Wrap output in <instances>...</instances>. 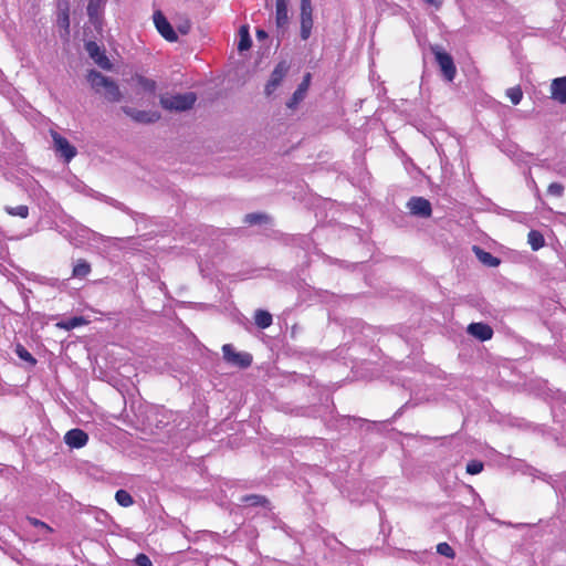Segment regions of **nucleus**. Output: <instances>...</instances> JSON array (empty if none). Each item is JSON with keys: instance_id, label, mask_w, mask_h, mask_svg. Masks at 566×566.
Here are the masks:
<instances>
[{"instance_id": "1", "label": "nucleus", "mask_w": 566, "mask_h": 566, "mask_svg": "<svg viewBox=\"0 0 566 566\" xmlns=\"http://www.w3.org/2000/svg\"><path fill=\"white\" fill-rule=\"evenodd\" d=\"M87 81L92 88L98 94H103L109 102H119L123 97L118 85L101 72L92 70L87 75Z\"/></svg>"}, {"instance_id": "2", "label": "nucleus", "mask_w": 566, "mask_h": 566, "mask_svg": "<svg viewBox=\"0 0 566 566\" xmlns=\"http://www.w3.org/2000/svg\"><path fill=\"white\" fill-rule=\"evenodd\" d=\"M196 101L197 96L192 92L160 96V105L168 111L184 112L190 109Z\"/></svg>"}, {"instance_id": "3", "label": "nucleus", "mask_w": 566, "mask_h": 566, "mask_svg": "<svg viewBox=\"0 0 566 566\" xmlns=\"http://www.w3.org/2000/svg\"><path fill=\"white\" fill-rule=\"evenodd\" d=\"M223 358L230 365L248 368L252 364V356L245 352H235L231 344L222 346Z\"/></svg>"}, {"instance_id": "4", "label": "nucleus", "mask_w": 566, "mask_h": 566, "mask_svg": "<svg viewBox=\"0 0 566 566\" xmlns=\"http://www.w3.org/2000/svg\"><path fill=\"white\" fill-rule=\"evenodd\" d=\"M433 53L443 77L447 81L452 82L457 75V67L454 65L452 56L449 53L441 51L439 49H433Z\"/></svg>"}, {"instance_id": "5", "label": "nucleus", "mask_w": 566, "mask_h": 566, "mask_svg": "<svg viewBox=\"0 0 566 566\" xmlns=\"http://www.w3.org/2000/svg\"><path fill=\"white\" fill-rule=\"evenodd\" d=\"M51 136L55 151L60 154L66 163L71 161L77 154L76 148L72 146L66 138L54 130H51Z\"/></svg>"}, {"instance_id": "6", "label": "nucleus", "mask_w": 566, "mask_h": 566, "mask_svg": "<svg viewBox=\"0 0 566 566\" xmlns=\"http://www.w3.org/2000/svg\"><path fill=\"white\" fill-rule=\"evenodd\" d=\"M290 70V64L286 61L280 62L271 73L270 80L265 85V94L268 96L272 95L276 88L281 85L284 77L286 76Z\"/></svg>"}, {"instance_id": "7", "label": "nucleus", "mask_w": 566, "mask_h": 566, "mask_svg": "<svg viewBox=\"0 0 566 566\" xmlns=\"http://www.w3.org/2000/svg\"><path fill=\"white\" fill-rule=\"evenodd\" d=\"M289 3L290 0H275V25L282 35L286 32L290 23Z\"/></svg>"}, {"instance_id": "8", "label": "nucleus", "mask_w": 566, "mask_h": 566, "mask_svg": "<svg viewBox=\"0 0 566 566\" xmlns=\"http://www.w3.org/2000/svg\"><path fill=\"white\" fill-rule=\"evenodd\" d=\"M153 20L155 23V27L157 31L160 33V35L166 39L167 41L174 42L177 40V34L175 30L172 29L171 24L168 22L166 17L163 14L161 11H155L153 15Z\"/></svg>"}, {"instance_id": "9", "label": "nucleus", "mask_w": 566, "mask_h": 566, "mask_svg": "<svg viewBox=\"0 0 566 566\" xmlns=\"http://www.w3.org/2000/svg\"><path fill=\"white\" fill-rule=\"evenodd\" d=\"M407 208L410 213L421 218H429L431 216L432 209L429 200L422 197H412L407 202Z\"/></svg>"}, {"instance_id": "10", "label": "nucleus", "mask_w": 566, "mask_h": 566, "mask_svg": "<svg viewBox=\"0 0 566 566\" xmlns=\"http://www.w3.org/2000/svg\"><path fill=\"white\" fill-rule=\"evenodd\" d=\"M123 112L137 123L150 124L160 118V114L151 111H138L129 106L122 107Z\"/></svg>"}, {"instance_id": "11", "label": "nucleus", "mask_w": 566, "mask_h": 566, "mask_svg": "<svg viewBox=\"0 0 566 566\" xmlns=\"http://www.w3.org/2000/svg\"><path fill=\"white\" fill-rule=\"evenodd\" d=\"M85 50L88 53L90 57L94 60V62L104 70H109L112 64L105 53L101 50L96 42L90 41L85 44Z\"/></svg>"}, {"instance_id": "12", "label": "nucleus", "mask_w": 566, "mask_h": 566, "mask_svg": "<svg viewBox=\"0 0 566 566\" xmlns=\"http://www.w3.org/2000/svg\"><path fill=\"white\" fill-rule=\"evenodd\" d=\"M88 441V436L82 429H71L64 436V442L75 449L83 448Z\"/></svg>"}, {"instance_id": "13", "label": "nucleus", "mask_w": 566, "mask_h": 566, "mask_svg": "<svg viewBox=\"0 0 566 566\" xmlns=\"http://www.w3.org/2000/svg\"><path fill=\"white\" fill-rule=\"evenodd\" d=\"M468 333L481 342L489 340L493 336V329L484 323H471L468 326Z\"/></svg>"}, {"instance_id": "14", "label": "nucleus", "mask_w": 566, "mask_h": 566, "mask_svg": "<svg viewBox=\"0 0 566 566\" xmlns=\"http://www.w3.org/2000/svg\"><path fill=\"white\" fill-rule=\"evenodd\" d=\"M87 15L90 22L94 24L95 28H101L102 25V13H103V0H88L87 3Z\"/></svg>"}, {"instance_id": "15", "label": "nucleus", "mask_w": 566, "mask_h": 566, "mask_svg": "<svg viewBox=\"0 0 566 566\" xmlns=\"http://www.w3.org/2000/svg\"><path fill=\"white\" fill-rule=\"evenodd\" d=\"M551 97L560 104H566V76L553 80L551 84Z\"/></svg>"}, {"instance_id": "16", "label": "nucleus", "mask_w": 566, "mask_h": 566, "mask_svg": "<svg viewBox=\"0 0 566 566\" xmlns=\"http://www.w3.org/2000/svg\"><path fill=\"white\" fill-rule=\"evenodd\" d=\"M310 84H311V74L307 73L303 77V81L301 82V84L298 85L296 91L293 93V96L291 97V99L287 102L286 105L289 108H294L301 101L304 99L306 92L310 87Z\"/></svg>"}, {"instance_id": "17", "label": "nucleus", "mask_w": 566, "mask_h": 566, "mask_svg": "<svg viewBox=\"0 0 566 566\" xmlns=\"http://www.w3.org/2000/svg\"><path fill=\"white\" fill-rule=\"evenodd\" d=\"M132 82L145 93L154 94L157 87V84L154 80L147 78L143 75L136 74L132 77Z\"/></svg>"}, {"instance_id": "18", "label": "nucleus", "mask_w": 566, "mask_h": 566, "mask_svg": "<svg viewBox=\"0 0 566 566\" xmlns=\"http://www.w3.org/2000/svg\"><path fill=\"white\" fill-rule=\"evenodd\" d=\"M27 522L38 528V539H48V535L53 532L51 526L35 517L28 516Z\"/></svg>"}, {"instance_id": "19", "label": "nucleus", "mask_w": 566, "mask_h": 566, "mask_svg": "<svg viewBox=\"0 0 566 566\" xmlns=\"http://www.w3.org/2000/svg\"><path fill=\"white\" fill-rule=\"evenodd\" d=\"M473 250L479 261H481L483 264L488 266H497L500 264V260L493 256L490 252H486L479 247H474Z\"/></svg>"}, {"instance_id": "20", "label": "nucleus", "mask_w": 566, "mask_h": 566, "mask_svg": "<svg viewBox=\"0 0 566 566\" xmlns=\"http://www.w3.org/2000/svg\"><path fill=\"white\" fill-rule=\"evenodd\" d=\"M527 242L533 251H537L545 244L543 234L537 230H531L527 235Z\"/></svg>"}, {"instance_id": "21", "label": "nucleus", "mask_w": 566, "mask_h": 566, "mask_svg": "<svg viewBox=\"0 0 566 566\" xmlns=\"http://www.w3.org/2000/svg\"><path fill=\"white\" fill-rule=\"evenodd\" d=\"M254 321L258 327L268 328L272 324V315L263 310H258L254 315Z\"/></svg>"}, {"instance_id": "22", "label": "nucleus", "mask_w": 566, "mask_h": 566, "mask_svg": "<svg viewBox=\"0 0 566 566\" xmlns=\"http://www.w3.org/2000/svg\"><path fill=\"white\" fill-rule=\"evenodd\" d=\"M84 324H86V319L84 317L75 316L59 323L57 326L66 331H70Z\"/></svg>"}, {"instance_id": "23", "label": "nucleus", "mask_w": 566, "mask_h": 566, "mask_svg": "<svg viewBox=\"0 0 566 566\" xmlns=\"http://www.w3.org/2000/svg\"><path fill=\"white\" fill-rule=\"evenodd\" d=\"M300 20H313V7L311 0H300Z\"/></svg>"}, {"instance_id": "24", "label": "nucleus", "mask_w": 566, "mask_h": 566, "mask_svg": "<svg viewBox=\"0 0 566 566\" xmlns=\"http://www.w3.org/2000/svg\"><path fill=\"white\" fill-rule=\"evenodd\" d=\"M252 41L247 27L240 29V41L238 43V50L240 52L247 51L251 48Z\"/></svg>"}, {"instance_id": "25", "label": "nucleus", "mask_w": 566, "mask_h": 566, "mask_svg": "<svg viewBox=\"0 0 566 566\" xmlns=\"http://www.w3.org/2000/svg\"><path fill=\"white\" fill-rule=\"evenodd\" d=\"M91 272V265L84 261L78 260L77 263L73 268V276L74 277H85Z\"/></svg>"}, {"instance_id": "26", "label": "nucleus", "mask_w": 566, "mask_h": 566, "mask_svg": "<svg viewBox=\"0 0 566 566\" xmlns=\"http://www.w3.org/2000/svg\"><path fill=\"white\" fill-rule=\"evenodd\" d=\"M241 503L247 504L249 506H259V505H265L268 500L258 494H251V495H244L241 497Z\"/></svg>"}, {"instance_id": "27", "label": "nucleus", "mask_w": 566, "mask_h": 566, "mask_svg": "<svg viewBox=\"0 0 566 566\" xmlns=\"http://www.w3.org/2000/svg\"><path fill=\"white\" fill-rule=\"evenodd\" d=\"M4 210L8 214L13 216V217H20L22 219H25L29 216V208H28V206H24V205H20L17 207L6 206Z\"/></svg>"}, {"instance_id": "28", "label": "nucleus", "mask_w": 566, "mask_h": 566, "mask_svg": "<svg viewBox=\"0 0 566 566\" xmlns=\"http://www.w3.org/2000/svg\"><path fill=\"white\" fill-rule=\"evenodd\" d=\"M115 500L123 507H128L134 503L132 495L125 490H118L115 494Z\"/></svg>"}, {"instance_id": "29", "label": "nucleus", "mask_w": 566, "mask_h": 566, "mask_svg": "<svg viewBox=\"0 0 566 566\" xmlns=\"http://www.w3.org/2000/svg\"><path fill=\"white\" fill-rule=\"evenodd\" d=\"M14 352L20 359L30 363L31 365L36 364V359L21 344H17Z\"/></svg>"}, {"instance_id": "30", "label": "nucleus", "mask_w": 566, "mask_h": 566, "mask_svg": "<svg viewBox=\"0 0 566 566\" xmlns=\"http://www.w3.org/2000/svg\"><path fill=\"white\" fill-rule=\"evenodd\" d=\"M269 220V216L264 213H249L244 217V222L249 224L266 223Z\"/></svg>"}, {"instance_id": "31", "label": "nucleus", "mask_w": 566, "mask_h": 566, "mask_svg": "<svg viewBox=\"0 0 566 566\" xmlns=\"http://www.w3.org/2000/svg\"><path fill=\"white\" fill-rule=\"evenodd\" d=\"M506 96L514 105H517L523 98V92L520 86L510 87L506 90Z\"/></svg>"}, {"instance_id": "32", "label": "nucleus", "mask_w": 566, "mask_h": 566, "mask_svg": "<svg viewBox=\"0 0 566 566\" xmlns=\"http://www.w3.org/2000/svg\"><path fill=\"white\" fill-rule=\"evenodd\" d=\"M313 23V20H300V35L302 40H307L311 36Z\"/></svg>"}, {"instance_id": "33", "label": "nucleus", "mask_w": 566, "mask_h": 566, "mask_svg": "<svg viewBox=\"0 0 566 566\" xmlns=\"http://www.w3.org/2000/svg\"><path fill=\"white\" fill-rule=\"evenodd\" d=\"M437 552L448 558H454L455 556L453 548L448 543H439L437 545Z\"/></svg>"}, {"instance_id": "34", "label": "nucleus", "mask_w": 566, "mask_h": 566, "mask_svg": "<svg viewBox=\"0 0 566 566\" xmlns=\"http://www.w3.org/2000/svg\"><path fill=\"white\" fill-rule=\"evenodd\" d=\"M482 470H483V463L481 461L473 460L467 464V473H469V474H472V475L478 474Z\"/></svg>"}, {"instance_id": "35", "label": "nucleus", "mask_w": 566, "mask_h": 566, "mask_svg": "<svg viewBox=\"0 0 566 566\" xmlns=\"http://www.w3.org/2000/svg\"><path fill=\"white\" fill-rule=\"evenodd\" d=\"M547 192L554 197H562L564 192V186L559 182H552L547 188Z\"/></svg>"}, {"instance_id": "36", "label": "nucleus", "mask_w": 566, "mask_h": 566, "mask_svg": "<svg viewBox=\"0 0 566 566\" xmlns=\"http://www.w3.org/2000/svg\"><path fill=\"white\" fill-rule=\"evenodd\" d=\"M137 566H153L150 558L145 554H138L135 558Z\"/></svg>"}, {"instance_id": "37", "label": "nucleus", "mask_w": 566, "mask_h": 566, "mask_svg": "<svg viewBox=\"0 0 566 566\" xmlns=\"http://www.w3.org/2000/svg\"><path fill=\"white\" fill-rule=\"evenodd\" d=\"M59 23L60 25H62L66 32H69V27H70V18H69V13L67 11H64L60 17H59Z\"/></svg>"}, {"instance_id": "38", "label": "nucleus", "mask_w": 566, "mask_h": 566, "mask_svg": "<svg viewBox=\"0 0 566 566\" xmlns=\"http://www.w3.org/2000/svg\"><path fill=\"white\" fill-rule=\"evenodd\" d=\"M426 3L439 9L442 6V0H424Z\"/></svg>"}, {"instance_id": "39", "label": "nucleus", "mask_w": 566, "mask_h": 566, "mask_svg": "<svg viewBox=\"0 0 566 566\" xmlns=\"http://www.w3.org/2000/svg\"><path fill=\"white\" fill-rule=\"evenodd\" d=\"M256 38L259 40H264L268 38V33L264 30L259 29L256 30Z\"/></svg>"}]
</instances>
